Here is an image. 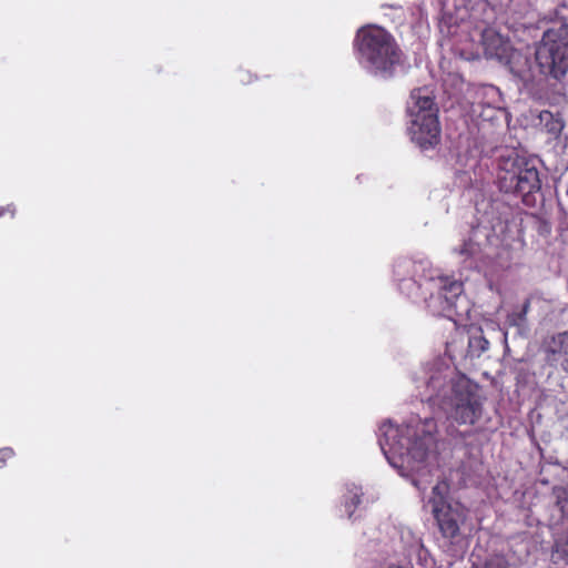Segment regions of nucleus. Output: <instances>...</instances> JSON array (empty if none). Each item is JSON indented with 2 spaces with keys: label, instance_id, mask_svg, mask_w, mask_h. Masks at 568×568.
<instances>
[{
  "label": "nucleus",
  "instance_id": "f257e3e1",
  "mask_svg": "<svg viewBox=\"0 0 568 568\" xmlns=\"http://www.w3.org/2000/svg\"><path fill=\"white\" fill-rule=\"evenodd\" d=\"M358 63L372 75L392 79L404 63V52L394 36L378 26L362 27L354 39Z\"/></svg>",
  "mask_w": 568,
  "mask_h": 568
},
{
  "label": "nucleus",
  "instance_id": "f03ea898",
  "mask_svg": "<svg viewBox=\"0 0 568 568\" xmlns=\"http://www.w3.org/2000/svg\"><path fill=\"white\" fill-rule=\"evenodd\" d=\"M422 92L420 88L410 92L412 104L407 108L410 122L407 131L412 142L422 150H430L440 143L442 128L434 98L423 95Z\"/></svg>",
  "mask_w": 568,
  "mask_h": 568
},
{
  "label": "nucleus",
  "instance_id": "7ed1b4c3",
  "mask_svg": "<svg viewBox=\"0 0 568 568\" xmlns=\"http://www.w3.org/2000/svg\"><path fill=\"white\" fill-rule=\"evenodd\" d=\"M497 180L501 192L521 196L525 204H530L532 194L541 187L536 166L518 155L500 160Z\"/></svg>",
  "mask_w": 568,
  "mask_h": 568
},
{
  "label": "nucleus",
  "instance_id": "20e7f679",
  "mask_svg": "<svg viewBox=\"0 0 568 568\" xmlns=\"http://www.w3.org/2000/svg\"><path fill=\"white\" fill-rule=\"evenodd\" d=\"M442 404L447 417L458 425H476L484 412L478 386L464 377L452 383L449 395L444 396Z\"/></svg>",
  "mask_w": 568,
  "mask_h": 568
},
{
  "label": "nucleus",
  "instance_id": "39448f33",
  "mask_svg": "<svg viewBox=\"0 0 568 568\" xmlns=\"http://www.w3.org/2000/svg\"><path fill=\"white\" fill-rule=\"evenodd\" d=\"M536 62L540 72L555 79L568 72V24L548 29L536 49Z\"/></svg>",
  "mask_w": 568,
  "mask_h": 568
},
{
  "label": "nucleus",
  "instance_id": "423d86ee",
  "mask_svg": "<svg viewBox=\"0 0 568 568\" xmlns=\"http://www.w3.org/2000/svg\"><path fill=\"white\" fill-rule=\"evenodd\" d=\"M500 239L489 223L478 222L471 225L468 237L455 248V253L464 260H473L487 264L497 256Z\"/></svg>",
  "mask_w": 568,
  "mask_h": 568
},
{
  "label": "nucleus",
  "instance_id": "0eeeda50",
  "mask_svg": "<svg viewBox=\"0 0 568 568\" xmlns=\"http://www.w3.org/2000/svg\"><path fill=\"white\" fill-rule=\"evenodd\" d=\"M379 430L383 434V438H379V445L384 453H386V446L389 452L394 454H398L399 456H407L416 462H424L428 454V446L424 442V439L418 438L412 442L409 438H406V444L402 442L395 443L389 442V438L395 439L399 434V429L393 426L390 423H383L379 427Z\"/></svg>",
  "mask_w": 568,
  "mask_h": 568
},
{
  "label": "nucleus",
  "instance_id": "6e6552de",
  "mask_svg": "<svg viewBox=\"0 0 568 568\" xmlns=\"http://www.w3.org/2000/svg\"><path fill=\"white\" fill-rule=\"evenodd\" d=\"M467 513V508L460 503L435 505L433 515L442 536L452 541L457 538L460 534V526L466 521Z\"/></svg>",
  "mask_w": 568,
  "mask_h": 568
},
{
  "label": "nucleus",
  "instance_id": "1a4fd4ad",
  "mask_svg": "<svg viewBox=\"0 0 568 568\" xmlns=\"http://www.w3.org/2000/svg\"><path fill=\"white\" fill-rule=\"evenodd\" d=\"M545 353L548 365L568 373V331L554 336Z\"/></svg>",
  "mask_w": 568,
  "mask_h": 568
},
{
  "label": "nucleus",
  "instance_id": "9d476101",
  "mask_svg": "<svg viewBox=\"0 0 568 568\" xmlns=\"http://www.w3.org/2000/svg\"><path fill=\"white\" fill-rule=\"evenodd\" d=\"M481 44L484 52L489 58L501 59L506 52H515L509 43L493 29H485L481 33Z\"/></svg>",
  "mask_w": 568,
  "mask_h": 568
},
{
  "label": "nucleus",
  "instance_id": "9b49d317",
  "mask_svg": "<svg viewBox=\"0 0 568 568\" xmlns=\"http://www.w3.org/2000/svg\"><path fill=\"white\" fill-rule=\"evenodd\" d=\"M462 293V282L448 278L443 280V285L438 293V298H443L446 304L445 306H443V311L450 313L452 308L455 306V303Z\"/></svg>",
  "mask_w": 568,
  "mask_h": 568
},
{
  "label": "nucleus",
  "instance_id": "f8f14e48",
  "mask_svg": "<svg viewBox=\"0 0 568 568\" xmlns=\"http://www.w3.org/2000/svg\"><path fill=\"white\" fill-rule=\"evenodd\" d=\"M531 298L525 300L520 307L513 310L507 316V323L510 326L524 327L527 325V314L530 311Z\"/></svg>",
  "mask_w": 568,
  "mask_h": 568
},
{
  "label": "nucleus",
  "instance_id": "ddd939ff",
  "mask_svg": "<svg viewBox=\"0 0 568 568\" xmlns=\"http://www.w3.org/2000/svg\"><path fill=\"white\" fill-rule=\"evenodd\" d=\"M448 493V485L446 481L437 483L432 490L433 496L429 499L432 505V510H434V506L440 503L442 505H452V501L446 500V495Z\"/></svg>",
  "mask_w": 568,
  "mask_h": 568
},
{
  "label": "nucleus",
  "instance_id": "4468645a",
  "mask_svg": "<svg viewBox=\"0 0 568 568\" xmlns=\"http://www.w3.org/2000/svg\"><path fill=\"white\" fill-rule=\"evenodd\" d=\"M541 120H545L546 118H550L551 120L549 122H546V128L548 130V132L557 135L561 132V130L564 129V123L561 120H554L552 119V114L550 112H545L540 115Z\"/></svg>",
  "mask_w": 568,
  "mask_h": 568
},
{
  "label": "nucleus",
  "instance_id": "2eb2a0df",
  "mask_svg": "<svg viewBox=\"0 0 568 568\" xmlns=\"http://www.w3.org/2000/svg\"><path fill=\"white\" fill-rule=\"evenodd\" d=\"M484 568H509V564L504 556H494L486 561Z\"/></svg>",
  "mask_w": 568,
  "mask_h": 568
},
{
  "label": "nucleus",
  "instance_id": "dca6fc26",
  "mask_svg": "<svg viewBox=\"0 0 568 568\" xmlns=\"http://www.w3.org/2000/svg\"><path fill=\"white\" fill-rule=\"evenodd\" d=\"M14 456V450L10 447L0 449V468H3L9 459Z\"/></svg>",
  "mask_w": 568,
  "mask_h": 568
},
{
  "label": "nucleus",
  "instance_id": "f3484780",
  "mask_svg": "<svg viewBox=\"0 0 568 568\" xmlns=\"http://www.w3.org/2000/svg\"><path fill=\"white\" fill-rule=\"evenodd\" d=\"M361 504V497L357 494H353L349 499L346 501V508L349 513V517L352 516L355 508Z\"/></svg>",
  "mask_w": 568,
  "mask_h": 568
},
{
  "label": "nucleus",
  "instance_id": "a211bd4d",
  "mask_svg": "<svg viewBox=\"0 0 568 568\" xmlns=\"http://www.w3.org/2000/svg\"><path fill=\"white\" fill-rule=\"evenodd\" d=\"M16 206L14 204H8L6 206L0 207V217L9 215L10 219H13L16 216Z\"/></svg>",
  "mask_w": 568,
  "mask_h": 568
},
{
  "label": "nucleus",
  "instance_id": "6ab92c4d",
  "mask_svg": "<svg viewBox=\"0 0 568 568\" xmlns=\"http://www.w3.org/2000/svg\"><path fill=\"white\" fill-rule=\"evenodd\" d=\"M476 343L480 347V349L484 352L488 348V341L485 337H478L474 338V341L470 342V344Z\"/></svg>",
  "mask_w": 568,
  "mask_h": 568
},
{
  "label": "nucleus",
  "instance_id": "aec40b11",
  "mask_svg": "<svg viewBox=\"0 0 568 568\" xmlns=\"http://www.w3.org/2000/svg\"><path fill=\"white\" fill-rule=\"evenodd\" d=\"M436 383H437V378L434 376L430 377V379L428 382V387L435 388Z\"/></svg>",
  "mask_w": 568,
  "mask_h": 568
},
{
  "label": "nucleus",
  "instance_id": "412c9836",
  "mask_svg": "<svg viewBox=\"0 0 568 568\" xmlns=\"http://www.w3.org/2000/svg\"><path fill=\"white\" fill-rule=\"evenodd\" d=\"M541 224H542V227H545V230H546L547 232H549V231H550V226H549V224H548L546 221H541Z\"/></svg>",
  "mask_w": 568,
  "mask_h": 568
}]
</instances>
